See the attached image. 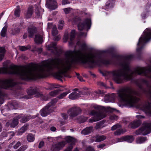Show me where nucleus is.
<instances>
[{"label": "nucleus", "mask_w": 151, "mask_h": 151, "mask_svg": "<svg viewBox=\"0 0 151 151\" xmlns=\"http://www.w3.org/2000/svg\"><path fill=\"white\" fill-rule=\"evenodd\" d=\"M63 116L64 119H66L68 118V116L65 114H63Z\"/></svg>", "instance_id": "nucleus-64"}, {"label": "nucleus", "mask_w": 151, "mask_h": 151, "mask_svg": "<svg viewBox=\"0 0 151 151\" xmlns=\"http://www.w3.org/2000/svg\"><path fill=\"white\" fill-rule=\"evenodd\" d=\"M66 144V142L64 141L59 142L52 145L50 148L51 151H59Z\"/></svg>", "instance_id": "nucleus-10"}, {"label": "nucleus", "mask_w": 151, "mask_h": 151, "mask_svg": "<svg viewBox=\"0 0 151 151\" xmlns=\"http://www.w3.org/2000/svg\"><path fill=\"white\" fill-rule=\"evenodd\" d=\"M60 38L59 36L55 37L53 38V40L55 41H58L60 40Z\"/></svg>", "instance_id": "nucleus-60"}, {"label": "nucleus", "mask_w": 151, "mask_h": 151, "mask_svg": "<svg viewBox=\"0 0 151 151\" xmlns=\"http://www.w3.org/2000/svg\"><path fill=\"white\" fill-rule=\"evenodd\" d=\"M136 117L138 119H142V118H145V116L140 115H137L136 116Z\"/></svg>", "instance_id": "nucleus-59"}, {"label": "nucleus", "mask_w": 151, "mask_h": 151, "mask_svg": "<svg viewBox=\"0 0 151 151\" xmlns=\"http://www.w3.org/2000/svg\"><path fill=\"white\" fill-rule=\"evenodd\" d=\"M34 136L32 134H29L27 137V141L29 142H33L35 139Z\"/></svg>", "instance_id": "nucleus-31"}, {"label": "nucleus", "mask_w": 151, "mask_h": 151, "mask_svg": "<svg viewBox=\"0 0 151 151\" xmlns=\"http://www.w3.org/2000/svg\"><path fill=\"white\" fill-rule=\"evenodd\" d=\"M136 134L137 135H146L150 133H136Z\"/></svg>", "instance_id": "nucleus-55"}, {"label": "nucleus", "mask_w": 151, "mask_h": 151, "mask_svg": "<svg viewBox=\"0 0 151 151\" xmlns=\"http://www.w3.org/2000/svg\"><path fill=\"white\" fill-rule=\"evenodd\" d=\"M58 99L57 98H55L52 99L51 101L48 103V104H50V106H51L53 109V110H54V108L53 107V106L58 101Z\"/></svg>", "instance_id": "nucleus-38"}, {"label": "nucleus", "mask_w": 151, "mask_h": 151, "mask_svg": "<svg viewBox=\"0 0 151 151\" xmlns=\"http://www.w3.org/2000/svg\"><path fill=\"white\" fill-rule=\"evenodd\" d=\"M104 123V122L103 121L97 123L95 127V128L96 129H98L102 128L103 127L102 125Z\"/></svg>", "instance_id": "nucleus-36"}, {"label": "nucleus", "mask_w": 151, "mask_h": 151, "mask_svg": "<svg viewBox=\"0 0 151 151\" xmlns=\"http://www.w3.org/2000/svg\"><path fill=\"white\" fill-rule=\"evenodd\" d=\"M20 13V8L19 6H17L14 12V15L16 17H19Z\"/></svg>", "instance_id": "nucleus-32"}, {"label": "nucleus", "mask_w": 151, "mask_h": 151, "mask_svg": "<svg viewBox=\"0 0 151 151\" xmlns=\"http://www.w3.org/2000/svg\"><path fill=\"white\" fill-rule=\"evenodd\" d=\"M7 27V25L6 24L2 28L0 33V35L1 37H5L6 36Z\"/></svg>", "instance_id": "nucleus-29"}, {"label": "nucleus", "mask_w": 151, "mask_h": 151, "mask_svg": "<svg viewBox=\"0 0 151 151\" xmlns=\"http://www.w3.org/2000/svg\"><path fill=\"white\" fill-rule=\"evenodd\" d=\"M113 99L112 97L109 95H106L104 97V101L106 102H110Z\"/></svg>", "instance_id": "nucleus-34"}, {"label": "nucleus", "mask_w": 151, "mask_h": 151, "mask_svg": "<svg viewBox=\"0 0 151 151\" xmlns=\"http://www.w3.org/2000/svg\"><path fill=\"white\" fill-rule=\"evenodd\" d=\"M4 96V94L2 92L1 90L0 89V104H2L3 102V96Z\"/></svg>", "instance_id": "nucleus-47"}, {"label": "nucleus", "mask_w": 151, "mask_h": 151, "mask_svg": "<svg viewBox=\"0 0 151 151\" xmlns=\"http://www.w3.org/2000/svg\"><path fill=\"white\" fill-rule=\"evenodd\" d=\"M76 31L75 30H72L70 34V40L71 41H72L75 37Z\"/></svg>", "instance_id": "nucleus-37"}, {"label": "nucleus", "mask_w": 151, "mask_h": 151, "mask_svg": "<svg viewBox=\"0 0 151 151\" xmlns=\"http://www.w3.org/2000/svg\"><path fill=\"white\" fill-rule=\"evenodd\" d=\"M137 92L130 87L125 86L121 88L118 91L119 101L130 107L134 106L139 101L136 96Z\"/></svg>", "instance_id": "nucleus-3"}, {"label": "nucleus", "mask_w": 151, "mask_h": 151, "mask_svg": "<svg viewBox=\"0 0 151 151\" xmlns=\"http://www.w3.org/2000/svg\"><path fill=\"white\" fill-rule=\"evenodd\" d=\"M44 12L43 9H42L40 7L37 6L35 9V13L37 18H41L42 17V15Z\"/></svg>", "instance_id": "nucleus-22"}, {"label": "nucleus", "mask_w": 151, "mask_h": 151, "mask_svg": "<svg viewBox=\"0 0 151 151\" xmlns=\"http://www.w3.org/2000/svg\"><path fill=\"white\" fill-rule=\"evenodd\" d=\"M95 108L98 110L95 111L92 110L91 112V114L94 116L90 119L89 121L90 122H93L97 121L105 117L106 116V112L109 111L111 112H113L114 110L110 107H107V109L100 106H95Z\"/></svg>", "instance_id": "nucleus-4"}, {"label": "nucleus", "mask_w": 151, "mask_h": 151, "mask_svg": "<svg viewBox=\"0 0 151 151\" xmlns=\"http://www.w3.org/2000/svg\"><path fill=\"white\" fill-rule=\"evenodd\" d=\"M60 91H61V90H55L50 92V96H54L57 95L58 94L59 92Z\"/></svg>", "instance_id": "nucleus-44"}, {"label": "nucleus", "mask_w": 151, "mask_h": 151, "mask_svg": "<svg viewBox=\"0 0 151 151\" xmlns=\"http://www.w3.org/2000/svg\"><path fill=\"white\" fill-rule=\"evenodd\" d=\"M71 9L70 8H68L63 9V10L66 14H68L70 13L71 11Z\"/></svg>", "instance_id": "nucleus-49"}, {"label": "nucleus", "mask_w": 151, "mask_h": 151, "mask_svg": "<svg viewBox=\"0 0 151 151\" xmlns=\"http://www.w3.org/2000/svg\"><path fill=\"white\" fill-rule=\"evenodd\" d=\"M28 31L29 36L30 37H32L37 32L36 28L34 26H32L28 28Z\"/></svg>", "instance_id": "nucleus-19"}, {"label": "nucleus", "mask_w": 151, "mask_h": 151, "mask_svg": "<svg viewBox=\"0 0 151 151\" xmlns=\"http://www.w3.org/2000/svg\"><path fill=\"white\" fill-rule=\"evenodd\" d=\"M27 93L28 95L24 96V98L27 99L32 98L33 96L35 95L36 96L40 97L44 100L46 101L47 100L42 93L40 92L39 89L36 87H31L27 90Z\"/></svg>", "instance_id": "nucleus-5"}, {"label": "nucleus", "mask_w": 151, "mask_h": 151, "mask_svg": "<svg viewBox=\"0 0 151 151\" xmlns=\"http://www.w3.org/2000/svg\"><path fill=\"white\" fill-rule=\"evenodd\" d=\"M50 129L52 131L54 132L55 131L56 128L54 127H50Z\"/></svg>", "instance_id": "nucleus-63"}, {"label": "nucleus", "mask_w": 151, "mask_h": 151, "mask_svg": "<svg viewBox=\"0 0 151 151\" xmlns=\"http://www.w3.org/2000/svg\"><path fill=\"white\" fill-rule=\"evenodd\" d=\"M28 47H25V46H19V48L20 50L22 51H24L27 50L28 49H30L31 47L30 46H28Z\"/></svg>", "instance_id": "nucleus-46"}, {"label": "nucleus", "mask_w": 151, "mask_h": 151, "mask_svg": "<svg viewBox=\"0 0 151 151\" xmlns=\"http://www.w3.org/2000/svg\"><path fill=\"white\" fill-rule=\"evenodd\" d=\"M44 145V142L43 141H41L39 143L38 147L39 148H41Z\"/></svg>", "instance_id": "nucleus-52"}, {"label": "nucleus", "mask_w": 151, "mask_h": 151, "mask_svg": "<svg viewBox=\"0 0 151 151\" xmlns=\"http://www.w3.org/2000/svg\"><path fill=\"white\" fill-rule=\"evenodd\" d=\"M17 116L19 119H20V122L22 123H25L31 118L29 116L24 115L22 114H21Z\"/></svg>", "instance_id": "nucleus-17"}, {"label": "nucleus", "mask_w": 151, "mask_h": 151, "mask_svg": "<svg viewBox=\"0 0 151 151\" xmlns=\"http://www.w3.org/2000/svg\"><path fill=\"white\" fill-rule=\"evenodd\" d=\"M141 124V122L139 120H135L133 122L131 123L129 126L130 128L135 129L138 127Z\"/></svg>", "instance_id": "nucleus-21"}, {"label": "nucleus", "mask_w": 151, "mask_h": 151, "mask_svg": "<svg viewBox=\"0 0 151 151\" xmlns=\"http://www.w3.org/2000/svg\"><path fill=\"white\" fill-rule=\"evenodd\" d=\"M74 21L76 24H78V27L79 30H82L85 27L87 28L88 30L90 29L91 25L90 19H86L85 20L84 22L82 23L80 18L78 17L74 19Z\"/></svg>", "instance_id": "nucleus-6"}, {"label": "nucleus", "mask_w": 151, "mask_h": 151, "mask_svg": "<svg viewBox=\"0 0 151 151\" xmlns=\"http://www.w3.org/2000/svg\"><path fill=\"white\" fill-rule=\"evenodd\" d=\"M81 111L80 108L75 106L69 109L68 111V114L71 118H73L80 114Z\"/></svg>", "instance_id": "nucleus-8"}, {"label": "nucleus", "mask_w": 151, "mask_h": 151, "mask_svg": "<svg viewBox=\"0 0 151 151\" xmlns=\"http://www.w3.org/2000/svg\"><path fill=\"white\" fill-rule=\"evenodd\" d=\"M46 4L50 9L53 10L57 8V3L55 0H47Z\"/></svg>", "instance_id": "nucleus-13"}, {"label": "nucleus", "mask_w": 151, "mask_h": 151, "mask_svg": "<svg viewBox=\"0 0 151 151\" xmlns=\"http://www.w3.org/2000/svg\"><path fill=\"white\" fill-rule=\"evenodd\" d=\"M139 132H151V124L147 123L144 125L142 127L139 129Z\"/></svg>", "instance_id": "nucleus-14"}, {"label": "nucleus", "mask_w": 151, "mask_h": 151, "mask_svg": "<svg viewBox=\"0 0 151 151\" xmlns=\"http://www.w3.org/2000/svg\"><path fill=\"white\" fill-rule=\"evenodd\" d=\"M98 84L100 86H102L105 87L106 85L103 82H100L98 83Z\"/></svg>", "instance_id": "nucleus-57"}, {"label": "nucleus", "mask_w": 151, "mask_h": 151, "mask_svg": "<svg viewBox=\"0 0 151 151\" xmlns=\"http://www.w3.org/2000/svg\"><path fill=\"white\" fill-rule=\"evenodd\" d=\"M65 141H64L66 142V144L67 142L69 143L68 147H69L71 145L73 144V143L74 144V145H72L73 148V146L75 145V142L74 139L72 137L68 136L65 138Z\"/></svg>", "instance_id": "nucleus-23"}, {"label": "nucleus", "mask_w": 151, "mask_h": 151, "mask_svg": "<svg viewBox=\"0 0 151 151\" xmlns=\"http://www.w3.org/2000/svg\"><path fill=\"white\" fill-rule=\"evenodd\" d=\"M147 140V137H139L136 139V143L137 144L143 143L145 142Z\"/></svg>", "instance_id": "nucleus-25"}, {"label": "nucleus", "mask_w": 151, "mask_h": 151, "mask_svg": "<svg viewBox=\"0 0 151 151\" xmlns=\"http://www.w3.org/2000/svg\"><path fill=\"white\" fill-rule=\"evenodd\" d=\"M35 40L37 43H41L43 41L42 36L39 34H37L35 35Z\"/></svg>", "instance_id": "nucleus-28"}, {"label": "nucleus", "mask_w": 151, "mask_h": 151, "mask_svg": "<svg viewBox=\"0 0 151 151\" xmlns=\"http://www.w3.org/2000/svg\"><path fill=\"white\" fill-rule=\"evenodd\" d=\"M52 34L54 36H56L58 34V31L56 28L54 27L52 30Z\"/></svg>", "instance_id": "nucleus-48"}, {"label": "nucleus", "mask_w": 151, "mask_h": 151, "mask_svg": "<svg viewBox=\"0 0 151 151\" xmlns=\"http://www.w3.org/2000/svg\"><path fill=\"white\" fill-rule=\"evenodd\" d=\"M111 131L116 130V132H125L127 131L125 129L122 128V126L119 124H116L113 125L111 129Z\"/></svg>", "instance_id": "nucleus-16"}, {"label": "nucleus", "mask_w": 151, "mask_h": 151, "mask_svg": "<svg viewBox=\"0 0 151 151\" xmlns=\"http://www.w3.org/2000/svg\"><path fill=\"white\" fill-rule=\"evenodd\" d=\"M59 24L58 27V29L61 30L62 29L64 24V21L63 20H61L59 21Z\"/></svg>", "instance_id": "nucleus-43"}, {"label": "nucleus", "mask_w": 151, "mask_h": 151, "mask_svg": "<svg viewBox=\"0 0 151 151\" xmlns=\"http://www.w3.org/2000/svg\"><path fill=\"white\" fill-rule=\"evenodd\" d=\"M80 97V94L76 92H73L71 93L69 96L70 99L74 100Z\"/></svg>", "instance_id": "nucleus-26"}, {"label": "nucleus", "mask_w": 151, "mask_h": 151, "mask_svg": "<svg viewBox=\"0 0 151 151\" xmlns=\"http://www.w3.org/2000/svg\"><path fill=\"white\" fill-rule=\"evenodd\" d=\"M33 10L32 7H31L28 9L27 13V16L28 18H29L33 14Z\"/></svg>", "instance_id": "nucleus-39"}, {"label": "nucleus", "mask_w": 151, "mask_h": 151, "mask_svg": "<svg viewBox=\"0 0 151 151\" xmlns=\"http://www.w3.org/2000/svg\"><path fill=\"white\" fill-rule=\"evenodd\" d=\"M60 86L58 85H57L55 84H52L49 86L47 89L52 90L55 88H58V87L57 86Z\"/></svg>", "instance_id": "nucleus-45"}, {"label": "nucleus", "mask_w": 151, "mask_h": 151, "mask_svg": "<svg viewBox=\"0 0 151 151\" xmlns=\"http://www.w3.org/2000/svg\"><path fill=\"white\" fill-rule=\"evenodd\" d=\"M105 146H106V145L105 144L102 143V144H100V145H98L97 146V147L98 148L102 149Z\"/></svg>", "instance_id": "nucleus-53"}, {"label": "nucleus", "mask_w": 151, "mask_h": 151, "mask_svg": "<svg viewBox=\"0 0 151 151\" xmlns=\"http://www.w3.org/2000/svg\"><path fill=\"white\" fill-rule=\"evenodd\" d=\"M21 142L19 141H18L17 143L13 147L15 149L17 148L20 146L21 145Z\"/></svg>", "instance_id": "nucleus-51"}, {"label": "nucleus", "mask_w": 151, "mask_h": 151, "mask_svg": "<svg viewBox=\"0 0 151 151\" xmlns=\"http://www.w3.org/2000/svg\"><path fill=\"white\" fill-rule=\"evenodd\" d=\"M68 38V34L65 35L64 37V40H65V42H66Z\"/></svg>", "instance_id": "nucleus-56"}, {"label": "nucleus", "mask_w": 151, "mask_h": 151, "mask_svg": "<svg viewBox=\"0 0 151 151\" xmlns=\"http://www.w3.org/2000/svg\"><path fill=\"white\" fill-rule=\"evenodd\" d=\"M86 151H94V150L92 147H88L86 148Z\"/></svg>", "instance_id": "nucleus-54"}, {"label": "nucleus", "mask_w": 151, "mask_h": 151, "mask_svg": "<svg viewBox=\"0 0 151 151\" xmlns=\"http://www.w3.org/2000/svg\"><path fill=\"white\" fill-rule=\"evenodd\" d=\"M151 39V29H146L144 35L139 39L137 44L138 47L137 51L139 52L143 48L145 43ZM133 56L129 55L124 56V82L131 80L134 76L137 75L142 74L148 77L151 78V66L149 68H139L134 71L132 70L129 65L130 60L133 58ZM148 94L151 99V90L149 91Z\"/></svg>", "instance_id": "nucleus-2"}, {"label": "nucleus", "mask_w": 151, "mask_h": 151, "mask_svg": "<svg viewBox=\"0 0 151 151\" xmlns=\"http://www.w3.org/2000/svg\"><path fill=\"white\" fill-rule=\"evenodd\" d=\"M50 104L47 105L40 111V114L42 116H45L48 114L52 112L53 111V109L51 106H50Z\"/></svg>", "instance_id": "nucleus-11"}, {"label": "nucleus", "mask_w": 151, "mask_h": 151, "mask_svg": "<svg viewBox=\"0 0 151 151\" xmlns=\"http://www.w3.org/2000/svg\"><path fill=\"white\" fill-rule=\"evenodd\" d=\"M81 47L82 49L84 50L86 48V45L85 43H84L81 45Z\"/></svg>", "instance_id": "nucleus-58"}, {"label": "nucleus", "mask_w": 151, "mask_h": 151, "mask_svg": "<svg viewBox=\"0 0 151 151\" xmlns=\"http://www.w3.org/2000/svg\"><path fill=\"white\" fill-rule=\"evenodd\" d=\"M6 52V50L4 48L0 47V62L3 59Z\"/></svg>", "instance_id": "nucleus-27"}, {"label": "nucleus", "mask_w": 151, "mask_h": 151, "mask_svg": "<svg viewBox=\"0 0 151 151\" xmlns=\"http://www.w3.org/2000/svg\"><path fill=\"white\" fill-rule=\"evenodd\" d=\"M138 106L148 115L151 116V103L148 102H142L139 104Z\"/></svg>", "instance_id": "nucleus-7"}, {"label": "nucleus", "mask_w": 151, "mask_h": 151, "mask_svg": "<svg viewBox=\"0 0 151 151\" xmlns=\"http://www.w3.org/2000/svg\"><path fill=\"white\" fill-rule=\"evenodd\" d=\"M81 81H85L83 79V78L81 76H78L77 77Z\"/></svg>", "instance_id": "nucleus-62"}, {"label": "nucleus", "mask_w": 151, "mask_h": 151, "mask_svg": "<svg viewBox=\"0 0 151 151\" xmlns=\"http://www.w3.org/2000/svg\"><path fill=\"white\" fill-rule=\"evenodd\" d=\"M14 86L13 81L12 79H5L0 81V88L6 89L9 87Z\"/></svg>", "instance_id": "nucleus-9"}, {"label": "nucleus", "mask_w": 151, "mask_h": 151, "mask_svg": "<svg viewBox=\"0 0 151 151\" xmlns=\"http://www.w3.org/2000/svg\"><path fill=\"white\" fill-rule=\"evenodd\" d=\"M134 138L132 136L127 135L118 139V142H120L126 141L129 143H132L133 141Z\"/></svg>", "instance_id": "nucleus-15"}, {"label": "nucleus", "mask_w": 151, "mask_h": 151, "mask_svg": "<svg viewBox=\"0 0 151 151\" xmlns=\"http://www.w3.org/2000/svg\"><path fill=\"white\" fill-rule=\"evenodd\" d=\"M118 117L114 115H113L110 117V119L111 120H116L118 119Z\"/></svg>", "instance_id": "nucleus-50"}, {"label": "nucleus", "mask_w": 151, "mask_h": 151, "mask_svg": "<svg viewBox=\"0 0 151 151\" xmlns=\"http://www.w3.org/2000/svg\"><path fill=\"white\" fill-rule=\"evenodd\" d=\"M93 139H95L94 141L96 142H100L105 140L106 138V137L104 135H96L93 137Z\"/></svg>", "instance_id": "nucleus-24"}, {"label": "nucleus", "mask_w": 151, "mask_h": 151, "mask_svg": "<svg viewBox=\"0 0 151 151\" xmlns=\"http://www.w3.org/2000/svg\"><path fill=\"white\" fill-rule=\"evenodd\" d=\"M69 3L67 0H63L62 2V4L63 5H65Z\"/></svg>", "instance_id": "nucleus-61"}, {"label": "nucleus", "mask_w": 151, "mask_h": 151, "mask_svg": "<svg viewBox=\"0 0 151 151\" xmlns=\"http://www.w3.org/2000/svg\"><path fill=\"white\" fill-rule=\"evenodd\" d=\"M109 52V50H105L99 53H90L86 56L80 50H69L65 52L64 58L50 59L47 62L41 65L20 67L14 65V75L22 80H27L43 78L47 72L56 70L58 71L55 73V77L62 81L61 79L65 76V73L77 64H86L90 68L96 65L110 64L111 60L104 58V53Z\"/></svg>", "instance_id": "nucleus-1"}, {"label": "nucleus", "mask_w": 151, "mask_h": 151, "mask_svg": "<svg viewBox=\"0 0 151 151\" xmlns=\"http://www.w3.org/2000/svg\"><path fill=\"white\" fill-rule=\"evenodd\" d=\"M70 91V90H68L66 92H63L59 95L58 97V98L59 99H62L65 97L68 93H69Z\"/></svg>", "instance_id": "nucleus-30"}, {"label": "nucleus", "mask_w": 151, "mask_h": 151, "mask_svg": "<svg viewBox=\"0 0 151 151\" xmlns=\"http://www.w3.org/2000/svg\"><path fill=\"white\" fill-rule=\"evenodd\" d=\"M20 31L19 28L17 27L12 29V34L13 35H15L18 34Z\"/></svg>", "instance_id": "nucleus-35"}, {"label": "nucleus", "mask_w": 151, "mask_h": 151, "mask_svg": "<svg viewBox=\"0 0 151 151\" xmlns=\"http://www.w3.org/2000/svg\"><path fill=\"white\" fill-rule=\"evenodd\" d=\"M19 120L17 116L14 117L13 119L9 122V124L10 127L14 128L17 126L19 124Z\"/></svg>", "instance_id": "nucleus-20"}, {"label": "nucleus", "mask_w": 151, "mask_h": 151, "mask_svg": "<svg viewBox=\"0 0 151 151\" xmlns=\"http://www.w3.org/2000/svg\"><path fill=\"white\" fill-rule=\"evenodd\" d=\"M93 127L90 126L89 127H87L82 130L81 131V132H91L92 131L93 132Z\"/></svg>", "instance_id": "nucleus-33"}, {"label": "nucleus", "mask_w": 151, "mask_h": 151, "mask_svg": "<svg viewBox=\"0 0 151 151\" xmlns=\"http://www.w3.org/2000/svg\"><path fill=\"white\" fill-rule=\"evenodd\" d=\"M56 43L55 42H52L50 45H48L47 49L48 50H51V52L55 55H59V52H61V50H58L57 47H56Z\"/></svg>", "instance_id": "nucleus-12"}, {"label": "nucleus", "mask_w": 151, "mask_h": 151, "mask_svg": "<svg viewBox=\"0 0 151 151\" xmlns=\"http://www.w3.org/2000/svg\"><path fill=\"white\" fill-rule=\"evenodd\" d=\"M28 128V125L27 124H24L20 129L19 132H24L26 131Z\"/></svg>", "instance_id": "nucleus-40"}, {"label": "nucleus", "mask_w": 151, "mask_h": 151, "mask_svg": "<svg viewBox=\"0 0 151 151\" xmlns=\"http://www.w3.org/2000/svg\"><path fill=\"white\" fill-rule=\"evenodd\" d=\"M28 147L27 145H24L20 147L16 151H24Z\"/></svg>", "instance_id": "nucleus-41"}, {"label": "nucleus", "mask_w": 151, "mask_h": 151, "mask_svg": "<svg viewBox=\"0 0 151 151\" xmlns=\"http://www.w3.org/2000/svg\"><path fill=\"white\" fill-rule=\"evenodd\" d=\"M140 81V82H138V81H137V85L141 90L145 92V90L143 88L142 83L146 84L148 87L149 85L148 82L146 80L144 79H141Z\"/></svg>", "instance_id": "nucleus-18"}, {"label": "nucleus", "mask_w": 151, "mask_h": 151, "mask_svg": "<svg viewBox=\"0 0 151 151\" xmlns=\"http://www.w3.org/2000/svg\"><path fill=\"white\" fill-rule=\"evenodd\" d=\"M28 147L27 145H24L20 147L16 151H24Z\"/></svg>", "instance_id": "nucleus-42"}]
</instances>
